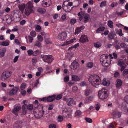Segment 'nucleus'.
Here are the masks:
<instances>
[{"mask_svg": "<svg viewBox=\"0 0 128 128\" xmlns=\"http://www.w3.org/2000/svg\"><path fill=\"white\" fill-rule=\"evenodd\" d=\"M88 80L92 85L94 87H96L101 82L100 77L96 74L91 75L88 78Z\"/></svg>", "mask_w": 128, "mask_h": 128, "instance_id": "f257e3e1", "label": "nucleus"}, {"mask_svg": "<svg viewBox=\"0 0 128 128\" xmlns=\"http://www.w3.org/2000/svg\"><path fill=\"white\" fill-rule=\"evenodd\" d=\"M108 55L105 54H103L100 56V61L104 67H108L110 65V60L108 58Z\"/></svg>", "mask_w": 128, "mask_h": 128, "instance_id": "f03ea898", "label": "nucleus"}, {"mask_svg": "<svg viewBox=\"0 0 128 128\" xmlns=\"http://www.w3.org/2000/svg\"><path fill=\"white\" fill-rule=\"evenodd\" d=\"M34 7L31 2H28L26 5V8L24 11L25 14L27 16L30 14L34 12Z\"/></svg>", "mask_w": 128, "mask_h": 128, "instance_id": "7ed1b4c3", "label": "nucleus"}, {"mask_svg": "<svg viewBox=\"0 0 128 128\" xmlns=\"http://www.w3.org/2000/svg\"><path fill=\"white\" fill-rule=\"evenodd\" d=\"M72 5V2H70L68 1H64L62 4V8L65 12H69L72 9L73 7H71Z\"/></svg>", "mask_w": 128, "mask_h": 128, "instance_id": "20e7f679", "label": "nucleus"}, {"mask_svg": "<svg viewBox=\"0 0 128 128\" xmlns=\"http://www.w3.org/2000/svg\"><path fill=\"white\" fill-rule=\"evenodd\" d=\"M98 96L100 99L104 100L107 98L108 96L107 90L102 89L99 91L98 92Z\"/></svg>", "mask_w": 128, "mask_h": 128, "instance_id": "39448f33", "label": "nucleus"}, {"mask_svg": "<svg viewBox=\"0 0 128 128\" xmlns=\"http://www.w3.org/2000/svg\"><path fill=\"white\" fill-rule=\"evenodd\" d=\"M41 57L42 58L43 61L48 64H50L54 60V57L51 55H41Z\"/></svg>", "mask_w": 128, "mask_h": 128, "instance_id": "423d86ee", "label": "nucleus"}, {"mask_svg": "<svg viewBox=\"0 0 128 128\" xmlns=\"http://www.w3.org/2000/svg\"><path fill=\"white\" fill-rule=\"evenodd\" d=\"M12 74V72L8 71H6L3 72L1 75V80L4 81L8 78H9Z\"/></svg>", "mask_w": 128, "mask_h": 128, "instance_id": "0eeeda50", "label": "nucleus"}, {"mask_svg": "<svg viewBox=\"0 0 128 128\" xmlns=\"http://www.w3.org/2000/svg\"><path fill=\"white\" fill-rule=\"evenodd\" d=\"M67 37V34L65 31H63L60 32L58 36V40L61 41H63L66 39Z\"/></svg>", "mask_w": 128, "mask_h": 128, "instance_id": "6e6552de", "label": "nucleus"}, {"mask_svg": "<svg viewBox=\"0 0 128 128\" xmlns=\"http://www.w3.org/2000/svg\"><path fill=\"white\" fill-rule=\"evenodd\" d=\"M125 61L123 59H120L118 61V64L120 67H121L120 71H122L125 68L126 64H125Z\"/></svg>", "mask_w": 128, "mask_h": 128, "instance_id": "1a4fd4ad", "label": "nucleus"}, {"mask_svg": "<svg viewBox=\"0 0 128 128\" xmlns=\"http://www.w3.org/2000/svg\"><path fill=\"white\" fill-rule=\"evenodd\" d=\"M9 87H11L12 86L14 88L11 90L9 92L8 94L10 96H12L16 94L18 90V88L17 87H14L13 85L10 84L9 86Z\"/></svg>", "mask_w": 128, "mask_h": 128, "instance_id": "9d476101", "label": "nucleus"}, {"mask_svg": "<svg viewBox=\"0 0 128 128\" xmlns=\"http://www.w3.org/2000/svg\"><path fill=\"white\" fill-rule=\"evenodd\" d=\"M20 14L21 13L20 11L15 10L13 11L12 12L11 15L14 20H16V19L20 17Z\"/></svg>", "mask_w": 128, "mask_h": 128, "instance_id": "9b49d317", "label": "nucleus"}, {"mask_svg": "<svg viewBox=\"0 0 128 128\" xmlns=\"http://www.w3.org/2000/svg\"><path fill=\"white\" fill-rule=\"evenodd\" d=\"M79 41L82 43L87 42L88 41V38L86 35L82 34L79 39Z\"/></svg>", "mask_w": 128, "mask_h": 128, "instance_id": "f8f14e48", "label": "nucleus"}, {"mask_svg": "<svg viewBox=\"0 0 128 128\" xmlns=\"http://www.w3.org/2000/svg\"><path fill=\"white\" fill-rule=\"evenodd\" d=\"M71 68L73 70H76L77 68L79 66L78 63V60H75L71 64Z\"/></svg>", "mask_w": 128, "mask_h": 128, "instance_id": "ddd939ff", "label": "nucleus"}, {"mask_svg": "<svg viewBox=\"0 0 128 128\" xmlns=\"http://www.w3.org/2000/svg\"><path fill=\"white\" fill-rule=\"evenodd\" d=\"M76 40V38H73L71 39L70 40L66 41L65 42H64V43L62 44L61 45L62 46H68V44H71V43H73V42H75Z\"/></svg>", "mask_w": 128, "mask_h": 128, "instance_id": "4468645a", "label": "nucleus"}, {"mask_svg": "<svg viewBox=\"0 0 128 128\" xmlns=\"http://www.w3.org/2000/svg\"><path fill=\"white\" fill-rule=\"evenodd\" d=\"M6 21L8 23H10L12 21L14 22H17L16 20H14L11 16H10L8 15H6Z\"/></svg>", "mask_w": 128, "mask_h": 128, "instance_id": "2eb2a0df", "label": "nucleus"}, {"mask_svg": "<svg viewBox=\"0 0 128 128\" xmlns=\"http://www.w3.org/2000/svg\"><path fill=\"white\" fill-rule=\"evenodd\" d=\"M21 107L20 106H16L14 107L12 110V113L16 116H18V112L20 109Z\"/></svg>", "mask_w": 128, "mask_h": 128, "instance_id": "dca6fc26", "label": "nucleus"}, {"mask_svg": "<svg viewBox=\"0 0 128 128\" xmlns=\"http://www.w3.org/2000/svg\"><path fill=\"white\" fill-rule=\"evenodd\" d=\"M90 17V16L89 14L84 12L83 14L84 22V23H86L89 20Z\"/></svg>", "mask_w": 128, "mask_h": 128, "instance_id": "f3484780", "label": "nucleus"}, {"mask_svg": "<svg viewBox=\"0 0 128 128\" xmlns=\"http://www.w3.org/2000/svg\"><path fill=\"white\" fill-rule=\"evenodd\" d=\"M34 115L36 118H40L43 116V113H40L38 112H34Z\"/></svg>", "mask_w": 128, "mask_h": 128, "instance_id": "a211bd4d", "label": "nucleus"}, {"mask_svg": "<svg viewBox=\"0 0 128 128\" xmlns=\"http://www.w3.org/2000/svg\"><path fill=\"white\" fill-rule=\"evenodd\" d=\"M26 104L23 105L22 106V110L20 112V114L21 115H24L27 112V110L26 108Z\"/></svg>", "mask_w": 128, "mask_h": 128, "instance_id": "6ab92c4d", "label": "nucleus"}, {"mask_svg": "<svg viewBox=\"0 0 128 128\" xmlns=\"http://www.w3.org/2000/svg\"><path fill=\"white\" fill-rule=\"evenodd\" d=\"M121 112L117 111H114L113 112L112 114L114 117L118 118H120V117Z\"/></svg>", "mask_w": 128, "mask_h": 128, "instance_id": "aec40b11", "label": "nucleus"}, {"mask_svg": "<svg viewBox=\"0 0 128 128\" xmlns=\"http://www.w3.org/2000/svg\"><path fill=\"white\" fill-rule=\"evenodd\" d=\"M84 29V26H81L77 28H76L74 34L75 35L78 34L82 30Z\"/></svg>", "mask_w": 128, "mask_h": 128, "instance_id": "412c9836", "label": "nucleus"}, {"mask_svg": "<svg viewBox=\"0 0 128 128\" xmlns=\"http://www.w3.org/2000/svg\"><path fill=\"white\" fill-rule=\"evenodd\" d=\"M26 6L25 4L24 3H22L20 4H19L18 6L19 10L22 12V13H23Z\"/></svg>", "mask_w": 128, "mask_h": 128, "instance_id": "4be33fe9", "label": "nucleus"}, {"mask_svg": "<svg viewBox=\"0 0 128 128\" xmlns=\"http://www.w3.org/2000/svg\"><path fill=\"white\" fill-rule=\"evenodd\" d=\"M47 98V102H50L52 101L56 98L55 95H52L51 96H49Z\"/></svg>", "mask_w": 128, "mask_h": 128, "instance_id": "5701e85b", "label": "nucleus"}, {"mask_svg": "<svg viewBox=\"0 0 128 128\" xmlns=\"http://www.w3.org/2000/svg\"><path fill=\"white\" fill-rule=\"evenodd\" d=\"M106 80V78H104L102 84L104 86H108L110 84V82L108 80Z\"/></svg>", "mask_w": 128, "mask_h": 128, "instance_id": "b1692460", "label": "nucleus"}, {"mask_svg": "<svg viewBox=\"0 0 128 128\" xmlns=\"http://www.w3.org/2000/svg\"><path fill=\"white\" fill-rule=\"evenodd\" d=\"M116 82V85L117 88H118L122 86V82L121 80L118 79H117Z\"/></svg>", "mask_w": 128, "mask_h": 128, "instance_id": "393cba45", "label": "nucleus"}, {"mask_svg": "<svg viewBox=\"0 0 128 128\" xmlns=\"http://www.w3.org/2000/svg\"><path fill=\"white\" fill-rule=\"evenodd\" d=\"M38 112H39L40 113H43V115L44 111L43 110V106L42 105H38Z\"/></svg>", "mask_w": 128, "mask_h": 128, "instance_id": "a878e982", "label": "nucleus"}, {"mask_svg": "<svg viewBox=\"0 0 128 128\" xmlns=\"http://www.w3.org/2000/svg\"><path fill=\"white\" fill-rule=\"evenodd\" d=\"M84 12H83L82 11L79 12L78 14V16H79V20L80 21H82L83 18V14Z\"/></svg>", "mask_w": 128, "mask_h": 128, "instance_id": "bb28decb", "label": "nucleus"}, {"mask_svg": "<svg viewBox=\"0 0 128 128\" xmlns=\"http://www.w3.org/2000/svg\"><path fill=\"white\" fill-rule=\"evenodd\" d=\"M72 80L73 81L76 82L80 80V79L78 76L76 75H73L72 76Z\"/></svg>", "mask_w": 128, "mask_h": 128, "instance_id": "cd10ccee", "label": "nucleus"}, {"mask_svg": "<svg viewBox=\"0 0 128 128\" xmlns=\"http://www.w3.org/2000/svg\"><path fill=\"white\" fill-rule=\"evenodd\" d=\"M22 125L20 123L16 122L13 125V128H21Z\"/></svg>", "mask_w": 128, "mask_h": 128, "instance_id": "c85d7f7f", "label": "nucleus"}, {"mask_svg": "<svg viewBox=\"0 0 128 128\" xmlns=\"http://www.w3.org/2000/svg\"><path fill=\"white\" fill-rule=\"evenodd\" d=\"M93 99V97L92 96H90L88 97H86L84 100V102L85 103H89L90 101L92 100Z\"/></svg>", "mask_w": 128, "mask_h": 128, "instance_id": "c756f323", "label": "nucleus"}, {"mask_svg": "<svg viewBox=\"0 0 128 128\" xmlns=\"http://www.w3.org/2000/svg\"><path fill=\"white\" fill-rule=\"evenodd\" d=\"M74 102V100L72 98L68 99L67 101V104L70 106H71Z\"/></svg>", "mask_w": 128, "mask_h": 128, "instance_id": "7c9ffc66", "label": "nucleus"}, {"mask_svg": "<svg viewBox=\"0 0 128 128\" xmlns=\"http://www.w3.org/2000/svg\"><path fill=\"white\" fill-rule=\"evenodd\" d=\"M6 51V50L5 49H2L0 50V57H2L4 56Z\"/></svg>", "mask_w": 128, "mask_h": 128, "instance_id": "2f4dec72", "label": "nucleus"}, {"mask_svg": "<svg viewBox=\"0 0 128 128\" xmlns=\"http://www.w3.org/2000/svg\"><path fill=\"white\" fill-rule=\"evenodd\" d=\"M105 28L104 26H102L99 27L98 28L96 31V32L97 33H99V31H102L105 29Z\"/></svg>", "mask_w": 128, "mask_h": 128, "instance_id": "473e14b6", "label": "nucleus"}, {"mask_svg": "<svg viewBox=\"0 0 128 128\" xmlns=\"http://www.w3.org/2000/svg\"><path fill=\"white\" fill-rule=\"evenodd\" d=\"M26 104V108L27 110H31L33 109V106L32 104H29L28 105L27 104Z\"/></svg>", "mask_w": 128, "mask_h": 128, "instance_id": "72a5a7b5", "label": "nucleus"}, {"mask_svg": "<svg viewBox=\"0 0 128 128\" xmlns=\"http://www.w3.org/2000/svg\"><path fill=\"white\" fill-rule=\"evenodd\" d=\"M38 12L40 13L41 14H44L46 12L45 9L44 8H40L38 10Z\"/></svg>", "mask_w": 128, "mask_h": 128, "instance_id": "f704fd0d", "label": "nucleus"}, {"mask_svg": "<svg viewBox=\"0 0 128 128\" xmlns=\"http://www.w3.org/2000/svg\"><path fill=\"white\" fill-rule=\"evenodd\" d=\"M94 46L96 48H99L101 46L102 44L100 42H97L94 44Z\"/></svg>", "mask_w": 128, "mask_h": 128, "instance_id": "c9c22d12", "label": "nucleus"}, {"mask_svg": "<svg viewBox=\"0 0 128 128\" xmlns=\"http://www.w3.org/2000/svg\"><path fill=\"white\" fill-rule=\"evenodd\" d=\"M66 114L64 115V116L66 118H70L71 119L72 118V116L71 114H68L66 113Z\"/></svg>", "mask_w": 128, "mask_h": 128, "instance_id": "e433bc0d", "label": "nucleus"}, {"mask_svg": "<svg viewBox=\"0 0 128 128\" xmlns=\"http://www.w3.org/2000/svg\"><path fill=\"white\" fill-rule=\"evenodd\" d=\"M93 66V64L92 62H90L86 64V66L87 67L91 68H92Z\"/></svg>", "mask_w": 128, "mask_h": 128, "instance_id": "4c0bfd02", "label": "nucleus"}, {"mask_svg": "<svg viewBox=\"0 0 128 128\" xmlns=\"http://www.w3.org/2000/svg\"><path fill=\"white\" fill-rule=\"evenodd\" d=\"M113 22L111 20H109L108 22V25L110 28H112L113 27Z\"/></svg>", "mask_w": 128, "mask_h": 128, "instance_id": "58836bf2", "label": "nucleus"}, {"mask_svg": "<svg viewBox=\"0 0 128 128\" xmlns=\"http://www.w3.org/2000/svg\"><path fill=\"white\" fill-rule=\"evenodd\" d=\"M108 38L109 40L113 39L114 38V37L112 32H110L108 34Z\"/></svg>", "mask_w": 128, "mask_h": 128, "instance_id": "ea45409f", "label": "nucleus"}, {"mask_svg": "<svg viewBox=\"0 0 128 128\" xmlns=\"http://www.w3.org/2000/svg\"><path fill=\"white\" fill-rule=\"evenodd\" d=\"M30 35L33 37H35L36 35V32L34 30H32L30 33Z\"/></svg>", "mask_w": 128, "mask_h": 128, "instance_id": "a19ab883", "label": "nucleus"}, {"mask_svg": "<svg viewBox=\"0 0 128 128\" xmlns=\"http://www.w3.org/2000/svg\"><path fill=\"white\" fill-rule=\"evenodd\" d=\"M90 92V89H86L85 91V94L86 96H88Z\"/></svg>", "mask_w": 128, "mask_h": 128, "instance_id": "79ce46f5", "label": "nucleus"}, {"mask_svg": "<svg viewBox=\"0 0 128 128\" xmlns=\"http://www.w3.org/2000/svg\"><path fill=\"white\" fill-rule=\"evenodd\" d=\"M9 44V43L8 42L4 41L1 43L0 45L4 46H8Z\"/></svg>", "mask_w": 128, "mask_h": 128, "instance_id": "37998d69", "label": "nucleus"}, {"mask_svg": "<svg viewBox=\"0 0 128 128\" xmlns=\"http://www.w3.org/2000/svg\"><path fill=\"white\" fill-rule=\"evenodd\" d=\"M32 62L33 66H34L37 62V59L36 58H34L32 59Z\"/></svg>", "mask_w": 128, "mask_h": 128, "instance_id": "c03bdc74", "label": "nucleus"}, {"mask_svg": "<svg viewBox=\"0 0 128 128\" xmlns=\"http://www.w3.org/2000/svg\"><path fill=\"white\" fill-rule=\"evenodd\" d=\"M82 112L80 110H77L75 112V114L76 116H80L82 114Z\"/></svg>", "mask_w": 128, "mask_h": 128, "instance_id": "a18cd8bd", "label": "nucleus"}, {"mask_svg": "<svg viewBox=\"0 0 128 128\" xmlns=\"http://www.w3.org/2000/svg\"><path fill=\"white\" fill-rule=\"evenodd\" d=\"M58 121L59 122H62L63 120V117L61 116H58Z\"/></svg>", "mask_w": 128, "mask_h": 128, "instance_id": "49530a36", "label": "nucleus"}, {"mask_svg": "<svg viewBox=\"0 0 128 128\" xmlns=\"http://www.w3.org/2000/svg\"><path fill=\"white\" fill-rule=\"evenodd\" d=\"M106 2L105 1L102 2L100 5V6L101 8L103 6H106Z\"/></svg>", "mask_w": 128, "mask_h": 128, "instance_id": "de8ad7c7", "label": "nucleus"}, {"mask_svg": "<svg viewBox=\"0 0 128 128\" xmlns=\"http://www.w3.org/2000/svg\"><path fill=\"white\" fill-rule=\"evenodd\" d=\"M45 40L46 44H51L52 42L50 38H46L45 37Z\"/></svg>", "mask_w": 128, "mask_h": 128, "instance_id": "09e8293b", "label": "nucleus"}, {"mask_svg": "<svg viewBox=\"0 0 128 128\" xmlns=\"http://www.w3.org/2000/svg\"><path fill=\"white\" fill-rule=\"evenodd\" d=\"M37 38L40 42H42L43 40V38L40 35H38L37 36Z\"/></svg>", "mask_w": 128, "mask_h": 128, "instance_id": "8fccbe9b", "label": "nucleus"}, {"mask_svg": "<svg viewBox=\"0 0 128 128\" xmlns=\"http://www.w3.org/2000/svg\"><path fill=\"white\" fill-rule=\"evenodd\" d=\"M27 52L29 56L33 55V51L32 50H29L27 51Z\"/></svg>", "mask_w": 128, "mask_h": 128, "instance_id": "3c124183", "label": "nucleus"}, {"mask_svg": "<svg viewBox=\"0 0 128 128\" xmlns=\"http://www.w3.org/2000/svg\"><path fill=\"white\" fill-rule=\"evenodd\" d=\"M62 95L60 94L57 95L55 99H56L57 100H58L62 98Z\"/></svg>", "mask_w": 128, "mask_h": 128, "instance_id": "603ef678", "label": "nucleus"}, {"mask_svg": "<svg viewBox=\"0 0 128 128\" xmlns=\"http://www.w3.org/2000/svg\"><path fill=\"white\" fill-rule=\"evenodd\" d=\"M26 86V84L25 83H22V84L20 88L21 90H23L25 88Z\"/></svg>", "mask_w": 128, "mask_h": 128, "instance_id": "864d4df0", "label": "nucleus"}, {"mask_svg": "<svg viewBox=\"0 0 128 128\" xmlns=\"http://www.w3.org/2000/svg\"><path fill=\"white\" fill-rule=\"evenodd\" d=\"M76 22V20L75 19L72 18L70 20V22L72 25H74Z\"/></svg>", "mask_w": 128, "mask_h": 128, "instance_id": "5fc2aeb1", "label": "nucleus"}, {"mask_svg": "<svg viewBox=\"0 0 128 128\" xmlns=\"http://www.w3.org/2000/svg\"><path fill=\"white\" fill-rule=\"evenodd\" d=\"M128 74V69H126L123 71L122 74L124 76H125Z\"/></svg>", "mask_w": 128, "mask_h": 128, "instance_id": "6e6d98bb", "label": "nucleus"}, {"mask_svg": "<svg viewBox=\"0 0 128 128\" xmlns=\"http://www.w3.org/2000/svg\"><path fill=\"white\" fill-rule=\"evenodd\" d=\"M39 53V50H37L34 52H33V55L34 56H36L38 55Z\"/></svg>", "mask_w": 128, "mask_h": 128, "instance_id": "4d7b16f0", "label": "nucleus"}, {"mask_svg": "<svg viewBox=\"0 0 128 128\" xmlns=\"http://www.w3.org/2000/svg\"><path fill=\"white\" fill-rule=\"evenodd\" d=\"M118 4L117 2H112L111 5V7L112 8H114L115 6H117Z\"/></svg>", "mask_w": 128, "mask_h": 128, "instance_id": "13d9d810", "label": "nucleus"}, {"mask_svg": "<svg viewBox=\"0 0 128 128\" xmlns=\"http://www.w3.org/2000/svg\"><path fill=\"white\" fill-rule=\"evenodd\" d=\"M41 45V43L38 42V41H36L35 42V46H37L38 47H40V46Z\"/></svg>", "mask_w": 128, "mask_h": 128, "instance_id": "bf43d9fd", "label": "nucleus"}, {"mask_svg": "<svg viewBox=\"0 0 128 128\" xmlns=\"http://www.w3.org/2000/svg\"><path fill=\"white\" fill-rule=\"evenodd\" d=\"M85 120L86 122L90 123H92V119L90 118H86Z\"/></svg>", "mask_w": 128, "mask_h": 128, "instance_id": "052dcab7", "label": "nucleus"}, {"mask_svg": "<svg viewBox=\"0 0 128 128\" xmlns=\"http://www.w3.org/2000/svg\"><path fill=\"white\" fill-rule=\"evenodd\" d=\"M47 98L46 97L43 98H40L39 100L40 101H43L44 102L47 101Z\"/></svg>", "mask_w": 128, "mask_h": 128, "instance_id": "680f3d73", "label": "nucleus"}, {"mask_svg": "<svg viewBox=\"0 0 128 128\" xmlns=\"http://www.w3.org/2000/svg\"><path fill=\"white\" fill-rule=\"evenodd\" d=\"M120 46L122 48H126L127 47V45L125 44L122 42L120 44Z\"/></svg>", "mask_w": 128, "mask_h": 128, "instance_id": "e2e57ef3", "label": "nucleus"}, {"mask_svg": "<svg viewBox=\"0 0 128 128\" xmlns=\"http://www.w3.org/2000/svg\"><path fill=\"white\" fill-rule=\"evenodd\" d=\"M56 126L54 124H52L49 125V128H56Z\"/></svg>", "mask_w": 128, "mask_h": 128, "instance_id": "0e129e2a", "label": "nucleus"}, {"mask_svg": "<svg viewBox=\"0 0 128 128\" xmlns=\"http://www.w3.org/2000/svg\"><path fill=\"white\" fill-rule=\"evenodd\" d=\"M100 104H97L95 106V108L96 110H98L100 108Z\"/></svg>", "mask_w": 128, "mask_h": 128, "instance_id": "69168bd1", "label": "nucleus"}, {"mask_svg": "<svg viewBox=\"0 0 128 128\" xmlns=\"http://www.w3.org/2000/svg\"><path fill=\"white\" fill-rule=\"evenodd\" d=\"M28 38L30 42H32L34 39L33 37H32L30 36L29 35L28 36Z\"/></svg>", "mask_w": 128, "mask_h": 128, "instance_id": "338daca9", "label": "nucleus"}, {"mask_svg": "<svg viewBox=\"0 0 128 128\" xmlns=\"http://www.w3.org/2000/svg\"><path fill=\"white\" fill-rule=\"evenodd\" d=\"M66 14H64L62 16L61 19L63 20H64L66 18Z\"/></svg>", "mask_w": 128, "mask_h": 128, "instance_id": "774afa93", "label": "nucleus"}]
</instances>
